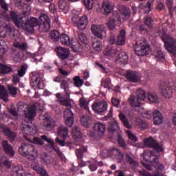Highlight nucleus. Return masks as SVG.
<instances>
[{"label": "nucleus", "mask_w": 176, "mask_h": 176, "mask_svg": "<svg viewBox=\"0 0 176 176\" xmlns=\"http://www.w3.org/2000/svg\"><path fill=\"white\" fill-rule=\"evenodd\" d=\"M160 91L165 98H171L173 97V88L167 82H161L160 84Z\"/></svg>", "instance_id": "obj_10"}, {"label": "nucleus", "mask_w": 176, "mask_h": 176, "mask_svg": "<svg viewBox=\"0 0 176 176\" xmlns=\"http://www.w3.org/2000/svg\"><path fill=\"white\" fill-rule=\"evenodd\" d=\"M0 132L3 133L11 142L14 141V140H16V137H17L16 133L12 131L10 129L6 126H1L0 127Z\"/></svg>", "instance_id": "obj_20"}, {"label": "nucleus", "mask_w": 176, "mask_h": 176, "mask_svg": "<svg viewBox=\"0 0 176 176\" xmlns=\"http://www.w3.org/2000/svg\"><path fill=\"white\" fill-rule=\"evenodd\" d=\"M126 134L128 135V138H129V140H131V141H133L134 142H136V141H138V138H137V136L134 135V134H133L131 131L129 130L126 131Z\"/></svg>", "instance_id": "obj_64"}, {"label": "nucleus", "mask_w": 176, "mask_h": 176, "mask_svg": "<svg viewBox=\"0 0 176 176\" xmlns=\"http://www.w3.org/2000/svg\"><path fill=\"white\" fill-rule=\"evenodd\" d=\"M71 45L72 49L74 52H79V50H82V49H83L82 44H80V43L77 40L71 41Z\"/></svg>", "instance_id": "obj_39"}, {"label": "nucleus", "mask_w": 176, "mask_h": 176, "mask_svg": "<svg viewBox=\"0 0 176 176\" xmlns=\"http://www.w3.org/2000/svg\"><path fill=\"white\" fill-rule=\"evenodd\" d=\"M154 56L155 58H157V60H164V54H163V52L162 50H158L154 52Z\"/></svg>", "instance_id": "obj_58"}, {"label": "nucleus", "mask_w": 176, "mask_h": 176, "mask_svg": "<svg viewBox=\"0 0 176 176\" xmlns=\"http://www.w3.org/2000/svg\"><path fill=\"white\" fill-rule=\"evenodd\" d=\"M80 122L84 127H89V126L91 124V118L87 115L82 116L80 119Z\"/></svg>", "instance_id": "obj_36"}, {"label": "nucleus", "mask_w": 176, "mask_h": 176, "mask_svg": "<svg viewBox=\"0 0 176 176\" xmlns=\"http://www.w3.org/2000/svg\"><path fill=\"white\" fill-rule=\"evenodd\" d=\"M55 52L60 60H67L69 57V51L66 48L58 47L55 50Z\"/></svg>", "instance_id": "obj_22"}, {"label": "nucleus", "mask_w": 176, "mask_h": 176, "mask_svg": "<svg viewBox=\"0 0 176 176\" xmlns=\"http://www.w3.org/2000/svg\"><path fill=\"white\" fill-rule=\"evenodd\" d=\"M153 156L154 157H157L156 155H155V151H149V150H146L143 153V160L144 162H149L151 158Z\"/></svg>", "instance_id": "obj_37"}, {"label": "nucleus", "mask_w": 176, "mask_h": 176, "mask_svg": "<svg viewBox=\"0 0 176 176\" xmlns=\"http://www.w3.org/2000/svg\"><path fill=\"white\" fill-rule=\"evenodd\" d=\"M58 133L59 135H63V140H65L68 135V128L64 125H60L58 129Z\"/></svg>", "instance_id": "obj_40"}, {"label": "nucleus", "mask_w": 176, "mask_h": 176, "mask_svg": "<svg viewBox=\"0 0 176 176\" xmlns=\"http://www.w3.org/2000/svg\"><path fill=\"white\" fill-rule=\"evenodd\" d=\"M31 167L32 170L36 172L37 174H39V175L49 176V174H47V172H46V170H45V168H43V166H39V164L33 163L31 165Z\"/></svg>", "instance_id": "obj_24"}, {"label": "nucleus", "mask_w": 176, "mask_h": 176, "mask_svg": "<svg viewBox=\"0 0 176 176\" xmlns=\"http://www.w3.org/2000/svg\"><path fill=\"white\" fill-rule=\"evenodd\" d=\"M136 98L140 101L145 100L146 98V95H145V91L142 89H138L136 91Z\"/></svg>", "instance_id": "obj_52"}, {"label": "nucleus", "mask_w": 176, "mask_h": 176, "mask_svg": "<svg viewBox=\"0 0 176 176\" xmlns=\"http://www.w3.org/2000/svg\"><path fill=\"white\" fill-rule=\"evenodd\" d=\"M8 90L11 97H16V96H17V90H19V88L16 87L14 84H12V85L8 86Z\"/></svg>", "instance_id": "obj_46"}, {"label": "nucleus", "mask_w": 176, "mask_h": 176, "mask_svg": "<svg viewBox=\"0 0 176 176\" xmlns=\"http://www.w3.org/2000/svg\"><path fill=\"white\" fill-rule=\"evenodd\" d=\"M41 126L43 130L50 131V130L56 127V122L49 117H45L43 119V123L41 124Z\"/></svg>", "instance_id": "obj_16"}, {"label": "nucleus", "mask_w": 176, "mask_h": 176, "mask_svg": "<svg viewBox=\"0 0 176 176\" xmlns=\"http://www.w3.org/2000/svg\"><path fill=\"white\" fill-rule=\"evenodd\" d=\"M107 28L110 31H113L115 28H116V20L113 18H110L108 19L107 22L106 23Z\"/></svg>", "instance_id": "obj_41"}, {"label": "nucleus", "mask_w": 176, "mask_h": 176, "mask_svg": "<svg viewBox=\"0 0 176 176\" xmlns=\"http://www.w3.org/2000/svg\"><path fill=\"white\" fill-rule=\"evenodd\" d=\"M125 158L126 162H128V163H129V164H131V166H138V162H137L135 160H134V159H133V157L131 156H130V155L129 153H126L125 154Z\"/></svg>", "instance_id": "obj_53"}, {"label": "nucleus", "mask_w": 176, "mask_h": 176, "mask_svg": "<svg viewBox=\"0 0 176 176\" xmlns=\"http://www.w3.org/2000/svg\"><path fill=\"white\" fill-rule=\"evenodd\" d=\"M134 52L137 56L142 57L144 56H147L151 53V47L149 45H146L145 41H136V45L134 47Z\"/></svg>", "instance_id": "obj_5"}, {"label": "nucleus", "mask_w": 176, "mask_h": 176, "mask_svg": "<svg viewBox=\"0 0 176 176\" xmlns=\"http://www.w3.org/2000/svg\"><path fill=\"white\" fill-rule=\"evenodd\" d=\"M153 116L154 124H155V126H159V124L163 123V115L159 110H155Z\"/></svg>", "instance_id": "obj_25"}, {"label": "nucleus", "mask_w": 176, "mask_h": 176, "mask_svg": "<svg viewBox=\"0 0 176 176\" xmlns=\"http://www.w3.org/2000/svg\"><path fill=\"white\" fill-rule=\"evenodd\" d=\"M82 3L87 8V9H89V10H91L93 9V5L94 3V0H82Z\"/></svg>", "instance_id": "obj_54"}, {"label": "nucleus", "mask_w": 176, "mask_h": 176, "mask_svg": "<svg viewBox=\"0 0 176 176\" xmlns=\"http://www.w3.org/2000/svg\"><path fill=\"white\" fill-rule=\"evenodd\" d=\"M144 144L146 148H152V149H155V151H158L159 152H162L163 151L162 146L159 145V143H157L152 137L144 140Z\"/></svg>", "instance_id": "obj_12"}, {"label": "nucleus", "mask_w": 176, "mask_h": 176, "mask_svg": "<svg viewBox=\"0 0 176 176\" xmlns=\"http://www.w3.org/2000/svg\"><path fill=\"white\" fill-rule=\"evenodd\" d=\"M109 155H111L112 157H114V159H116V160L118 161L119 163H121V162H123V159L124 157V155L120 151V150L115 148H109L108 150Z\"/></svg>", "instance_id": "obj_18"}, {"label": "nucleus", "mask_w": 176, "mask_h": 176, "mask_svg": "<svg viewBox=\"0 0 176 176\" xmlns=\"http://www.w3.org/2000/svg\"><path fill=\"white\" fill-rule=\"evenodd\" d=\"M125 78L129 82H132V83H138L141 79V76L138 74V72L135 71L127 70L125 74Z\"/></svg>", "instance_id": "obj_14"}, {"label": "nucleus", "mask_w": 176, "mask_h": 176, "mask_svg": "<svg viewBox=\"0 0 176 176\" xmlns=\"http://www.w3.org/2000/svg\"><path fill=\"white\" fill-rule=\"evenodd\" d=\"M119 12L122 16L125 17V19H130L131 16V10L125 5H121L119 7Z\"/></svg>", "instance_id": "obj_26"}, {"label": "nucleus", "mask_w": 176, "mask_h": 176, "mask_svg": "<svg viewBox=\"0 0 176 176\" xmlns=\"http://www.w3.org/2000/svg\"><path fill=\"white\" fill-rule=\"evenodd\" d=\"M12 176H24V168L20 165L15 166L12 168Z\"/></svg>", "instance_id": "obj_32"}, {"label": "nucleus", "mask_w": 176, "mask_h": 176, "mask_svg": "<svg viewBox=\"0 0 176 176\" xmlns=\"http://www.w3.org/2000/svg\"><path fill=\"white\" fill-rule=\"evenodd\" d=\"M74 85L76 87H80L83 85V80L80 79L79 76H76L74 78Z\"/></svg>", "instance_id": "obj_60"}, {"label": "nucleus", "mask_w": 176, "mask_h": 176, "mask_svg": "<svg viewBox=\"0 0 176 176\" xmlns=\"http://www.w3.org/2000/svg\"><path fill=\"white\" fill-rule=\"evenodd\" d=\"M14 46L16 49H20L21 50H23V51L27 49V43H19V42L14 43Z\"/></svg>", "instance_id": "obj_55"}, {"label": "nucleus", "mask_w": 176, "mask_h": 176, "mask_svg": "<svg viewBox=\"0 0 176 176\" xmlns=\"http://www.w3.org/2000/svg\"><path fill=\"white\" fill-rule=\"evenodd\" d=\"M119 130V124L116 120H112L109 122L108 131L109 133H114L116 131Z\"/></svg>", "instance_id": "obj_34"}, {"label": "nucleus", "mask_w": 176, "mask_h": 176, "mask_svg": "<svg viewBox=\"0 0 176 176\" xmlns=\"http://www.w3.org/2000/svg\"><path fill=\"white\" fill-rule=\"evenodd\" d=\"M129 100L131 101L130 105H132V107H141V100L136 96H131Z\"/></svg>", "instance_id": "obj_45"}, {"label": "nucleus", "mask_w": 176, "mask_h": 176, "mask_svg": "<svg viewBox=\"0 0 176 176\" xmlns=\"http://www.w3.org/2000/svg\"><path fill=\"white\" fill-rule=\"evenodd\" d=\"M40 161L43 164L47 166L48 164H51L53 160H52V157L49 155V153L44 152L40 155Z\"/></svg>", "instance_id": "obj_29"}, {"label": "nucleus", "mask_w": 176, "mask_h": 176, "mask_svg": "<svg viewBox=\"0 0 176 176\" xmlns=\"http://www.w3.org/2000/svg\"><path fill=\"white\" fill-rule=\"evenodd\" d=\"M109 42L111 45H115L116 43V34L113 32L110 33Z\"/></svg>", "instance_id": "obj_62"}, {"label": "nucleus", "mask_w": 176, "mask_h": 176, "mask_svg": "<svg viewBox=\"0 0 176 176\" xmlns=\"http://www.w3.org/2000/svg\"><path fill=\"white\" fill-rule=\"evenodd\" d=\"M1 146L8 156L10 157H13V156H14L15 152L14 150H13V146H12V144H9L8 140H3L1 142Z\"/></svg>", "instance_id": "obj_19"}, {"label": "nucleus", "mask_w": 176, "mask_h": 176, "mask_svg": "<svg viewBox=\"0 0 176 176\" xmlns=\"http://www.w3.org/2000/svg\"><path fill=\"white\" fill-rule=\"evenodd\" d=\"M72 133L74 137L76 138H82V132L78 126H74L72 129Z\"/></svg>", "instance_id": "obj_51"}, {"label": "nucleus", "mask_w": 176, "mask_h": 176, "mask_svg": "<svg viewBox=\"0 0 176 176\" xmlns=\"http://www.w3.org/2000/svg\"><path fill=\"white\" fill-rule=\"evenodd\" d=\"M85 152H87V148L85 147L77 148L76 150V155L77 156V158L80 160H82V159H83V153H85Z\"/></svg>", "instance_id": "obj_49"}, {"label": "nucleus", "mask_w": 176, "mask_h": 176, "mask_svg": "<svg viewBox=\"0 0 176 176\" xmlns=\"http://www.w3.org/2000/svg\"><path fill=\"white\" fill-rule=\"evenodd\" d=\"M60 87L65 90V94L63 96H61V94L60 93L56 94V97L58 98L59 104L63 107L72 108V104H71L72 99L69 98L71 96V90H69V85L68 84V81H67V80H62Z\"/></svg>", "instance_id": "obj_2"}, {"label": "nucleus", "mask_w": 176, "mask_h": 176, "mask_svg": "<svg viewBox=\"0 0 176 176\" xmlns=\"http://www.w3.org/2000/svg\"><path fill=\"white\" fill-rule=\"evenodd\" d=\"M25 133V134L23 135V137L26 141H28L29 142H31L32 144H35L36 145H38V146H43L45 145V142H48L50 144V146L51 148H54V143L53 142V140L50 138H47V136L43 135L41 137H33V139L31 140L30 138L27 137L28 134L31 135V133H27V132L23 131Z\"/></svg>", "instance_id": "obj_3"}, {"label": "nucleus", "mask_w": 176, "mask_h": 176, "mask_svg": "<svg viewBox=\"0 0 176 176\" xmlns=\"http://www.w3.org/2000/svg\"><path fill=\"white\" fill-rule=\"evenodd\" d=\"M118 118L120 120H121L123 126L126 127V129H132L133 126L130 122H129V120L127 119V117L123 113V112H120L118 115Z\"/></svg>", "instance_id": "obj_30"}, {"label": "nucleus", "mask_w": 176, "mask_h": 176, "mask_svg": "<svg viewBox=\"0 0 176 176\" xmlns=\"http://www.w3.org/2000/svg\"><path fill=\"white\" fill-rule=\"evenodd\" d=\"M102 86L106 87V89H110L111 87V79L106 78L102 81Z\"/></svg>", "instance_id": "obj_63"}, {"label": "nucleus", "mask_w": 176, "mask_h": 176, "mask_svg": "<svg viewBox=\"0 0 176 176\" xmlns=\"http://www.w3.org/2000/svg\"><path fill=\"white\" fill-rule=\"evenodd\" d=\"M129 56L126 52H121L119 54L116 59V62L121 63L122 64H127Z\"/></svg>", "instance_id": "obj_35"}, {"label": "nucleus", "mask_w": 176, "mask_h": 176, "mask_svg": "<svg viewBox=\"0 0 176 176\" xmlns=\"http://www.w3.org/2000/svg\"><path fill=\"white\" fill-rule=\"evenodd\" d=\"M38 31L39 32H47L50 30V19L46 14H42L38 19Z\"/></svg>", "instance_id": "obj_9"}, {"label": "nucleus", "mask_w": 176, "mask_h": 176, "mask_svg": "<svg viewBox=\"0 0 176 176\" xmlns=\"http://www.w3.org/2000/svg\"><path fill=\"white\" fill-rule=\"evenodd\" d=\"M60 39L62 45H65V46H69L71 45V39L66 34H60Z\"/></svg>", "instance_id": "obj_38"}, {"label": "nucleus", "mask_w": 176, "mask_h": 176, "mask_svg": "<svg viewBox=\"0 0 176 176\" xmlns=\"http://www.w3.org/2000/svg\"><path fill=\"white\" fill-rule=\"evenodd\" d=\"M31 86L33 87V89H43L45 87V84L43 83V80L39 75L33 74L30 80Z\"/></svg>", "instance_id": "obj_11"}, {"label": "nucleus", "mask_w": 176, "mask_h": 176, "mask_svg": "<svg viewBox=\"0 0 176 176\" xmlns=\"http://www.w3.org/2000/svg\"><path fill=\"white\" fill-rule=\"evenodd\" d=\"M144 23L148 28H153V19L151 17H146L144 19Z\"/></svg>", "instance_id": "obj_59"}, {"label": "nucleus", "mask_w": 176, "mask_h": 176, "mask_svg": "<svg viewBox=\"0 0 176 176\" xmlns=\"http://www.w3.org/2000/svg\"><path fill=\"white\" fill-rule=\"evenodd\" d=\"M89 19H87V16H82L80 18L77 23V27L80 31H83V30H85L86 27H87Z\"/></svg>", "instance_id": "obj_27"}, {"label": "nucleus", "mask_w": 176, "mask_h": 176, "mask_svg": "<svg viewBox=\"0 0 176 176\" xmlns=\"http://www.w3.org/2000/svg\"><path fill=\"white\" fill-rule=\"evenodd\" d=\"M19 153L24 157L27 156H34L38 155V151H35L34 145L28 143H23L19 148Z\"/></svg>", "instance_id": "obj_6"}, {"label": "nucleus", "mask_w": 176, "mask_h": 176, "mask_svg": "<svg viewBox=\"0 0 176 176\" xmlns=\"http://www.w3.org/2000/svg\"><path fill=\"white\" fill-rule=\"evenodd\" d=\"M49 36L54 42H58L60 39V32L57 30H53L50 32Z\"/></svg>", "instance_id": "obj_43"}, {"label": "nucleus", "mask_w": 176, "mask_h": 176, "mask_svg": "<svg viewBox=\"0 0 176 176\" xmlns=\"http://www.w3.org/2000/svg\"><path fill=\"white\" fill-rule=\"evenodd\" d=\"M139 8L145 10V13H149L152 10V1H148L146 6L143 3L140 4Z\"/></svg>", "instance_id": "obj_47"}, {"label": "nucleus", "mask_w": 176, "mask_h": 176, "mask_svg": "<svg viewBox=\"0 0 176 176\" xmlns=\"http://www.w3.org/2000/svg\"><path fill=\"white\" fill-rule=\"evenodd\" d=\"M58 6L60 12L63 13H68L69 10V3L67 0H59L58 2Z\"/></svg>", "instance_id": "obj_28"}, {"label": "nucleus", "mask_w": 176, "mask_h": 176, "mask_svg": "<svg viewBox=\"0 0 176 176\" xmlns=\"http://www.w3.org/2000/svg\"><path fill=\"white\" fill-rule=\"evenodd\" d=\"M124 43H126V31H124V30H122L120 32V35L118 36L116 44L118 45H123Z\"/></svg>", "instance_id": "obj_33"}, {"label": "nucleus", "mask_w": 176, "mask_h": 176, "mask_svg": "<svg viewBox=\"0 0 176 176\" xmlns=\"http://www.w3.org/2000/svg\"><path fill=\"white\" fill-rule=\"evenodd\" d=\"M107 109L108 104L107 102H98L94 103L92 105V109L96 113H104V112H107Z\"/></svg>", "instance_id": "obj_15"}, {"label": "nucleus", "mask_w": 176, "mask_h": 176, "mask_svg": "<svg viewBox=\"0 0 176 176\" xmlns=\"http://www.w3.org/2000/svg\"><path fill=\"white\" fill-rule=\"evenodd\" d=\"M102 10H103L105 16L111 14V13H112L113 10V4L109 0L103 1L102 6Z\"/></svg>", "instance_id": "obj_23"}, {"label": "nucleus", "mask_w": 176, "mask_h": 176, "mask_svg": "<svg viewBox=\"0 0 176 176\" xmlns=\"http://www.w3.org/2000/svg\"><path fill=\"white\" fill-rule=\"evenodd\" d=\"M0 98L4 102L9 101V92H8V90H6V88L3 85H0Z\"/></svg>", "instance_id": "obj_31"}, {"label": "nucleus", "mask_w": 176, "mask_h": 176, "mask_svg": "<svg viewBox=\"0 0 176 176\" xmlns=\"http://www.w3.org/2000/svg\"><path fill=\"white\" fill-rule=\"evenodd\" d=\"M10 72H13V69H12V67L0 63V74L5 75V74H10Z\"/></svg>", "instance_id": "obj_42"}, {"label": "nucleus", "mask_w": 176, "mask_h": 176, "mask_svg": "<svg viewBox=\"0 0 176 176\" xmlns=\"http://www.w3.org/2000/svg\"><path fill=\"white\" fill-rule=\"evenodd\" d=\"M78 39L80 41L81 43H85V45L87 43V37L86 34L82 32H78Z\"/></svg>", "instance_id": "obj_56"}, {"label": "nucleus", "mask_w": 176, "mask_h": 176, "mask_svg": "<svg viewBox=\"0 0 176 176\" xmlns=\"http://www.w3.org/2000/svg\"><path fill=\"white\" fill-rule=\"evenodd\" d=\"M92 46L94 50H96V52H100V50H101L102 43H101L100 41L98 40L97 38H94L92 40Z\"/></svg>", "instance_id": "obj_44"}, {"label": "nucleus", "mask_w": 176, "mask_h": 176, "mask_svg": "<svg viewBox=\"0 0 176 176\" xmlns=\"http://www.w3.org/2000/svg\"><path fill=\"white\" fill-rule=\"evenodd\" d=\"M105 124L97 122L94 126V131L89 132L88 135L94 138H101L105 134Z\"/></svg>", "instance_id": "obj_8"}, {"label": "nucleus", "mask_w": 176, "mask_h": 176, "mask_svg": "<svg viewBox=\"0 0 176 176\" xmlns=\"http://www.w3.org/2000/svg\"><path fill=\"white\" fill-rule=\"evenodd\" d=\"M147 98L150 102H154L155 104H159V98L156 94H148Z\"/></svg>", "instance_id": "obj_48"}, {"label": "nucleus", "mask_w": 176, "mask_h": 176, "mask_svg": "<svg viewBox=\"0 0 176 176\" xmlns=\"http://www.w3.org/2000/svg\"><path fill=\"white\" fill-rule=\"evenodd\" d=\"M16 32V28H14V26H13L12 25H8L6 30V35H12V34H13V32Z\"/></svg>", "instance_id": "obj_61"}, {"label": "nucleus", "mask_w": 176, "mask_h": 176, "mask_svg": "<svg viewBox=\"0 0 176 176\" xmlns=\"http://www.w3.org/2000/svg\"><path fill=\"white\" fill-rule=\"evenodd\" d=\"M153 163H155V168H159V170H163L164 168V166L163 164L159 163V157H155L153 158Z\"/></svg>", "instance_id": "obj_57"}, {"label": "nucleus", "mask_w": 176, "mask_h": 176, "mask_svg": "<svg viewBox=\"0 0 176 176\" xmlns=\"http://www.w3.org/2000/svg\"><path fill=\"white\" fill-rule=\"evenodd\" d=\"M63 118L65 119V124L67 126V127L74 126V113L70 109H65Z\"/></svg>", "instance_id": "obj_13"}, {"label": "nucleus", "mask_w": 176, "mask_h": 176, "mask_svg": "<svg viewBox=\"0 0 176 176\" xmlns=\"http://www.w3.org/2000/svg\"><path fill=\"white\" fill-rule=\"evenodd\" d=\"M10 16L13 23L18 28H20V27L23 25V22L24 21V19L25 20V17L19 18V15L14 11H11L10 12Z\"/></svg>", "instance_id": "obj_21"}, {"label": "nucleus", "mask_w": 176, "mask_h": 176, "mask_svg": "<svg viewBox=\"0 0 176 176\" xmlns=\"http://www.w3.org/2000/svg\"><path fill=\"white\" fill-rule=\"evenodd\" d=\"M162 39L164 43L166 50L169 53L176 56V40L174 37H171L168 34H164L162 36Z\"/></svg>", "instance_id": "obj_4"}, {"label": "nucleus", "mask_w": 176, "mask_h": 176, "mask_svg": "<svg viewBox=\"0 0 176 176\" xmlns=\"http://www.w3.org/2000/svg\"><path fill=\"white\" fill-rule=\"evenodd\" d=\"M39 25V21L36 18H27L23 19L22 23V28L28 32H34V27H36Z\"/></svg>", "instance_id": "obj_7"}, {"label": "nucleus", "mask_w": 176, "mask_h": 176, "mask_svg": "<svg viewBox=\"0 0 176 176\" xmlns=\"http://www.w3.org/2000/svg\"><path fill=\"white\" fill-rule=\"evenodd\" d=\"M16 108L19 112H23L25 118L28 120H24L22 122L21 130L25 131L27 134L35 135L38 133V129L32 122L36 115V106L35 104L28 106L24 102H19L16 104Z\"/></svg>", "instance_id": "obj_1"}, {"label": "nucleus", "mask_w": 176, "mask_h": 176, "mask_svg": "<svg viewBox=\"0 0 176 176\" xmlns=\"http://www.w3.org/2000/svg\"><path fill=\"white\" fill-rule=\"evenodd\" d=\"M79 102H80V106L84 108L85 111H87L88 113L89 114L91 113L90 112V110L89 109V103H87V100H86L85 98H80Z\"/></svg>", "instance_id": "obj_50"}, {"label": "nucleus", "mask_w": 176, "mask_h": 176, "mask_svg": "<svg viewBox=\"0 0 176 176\" xmlns=\"http://www.w3.org/2000/svg\"><path fill=\"white\" fill-rule=\"evenodd\" d=\"M104 28L105 26L104 25H92L91 31L95 36H97L99 39H102V38H104L102 32H104Z\"/></svg>", "instance_id": "obj_17"}]
</instances>
